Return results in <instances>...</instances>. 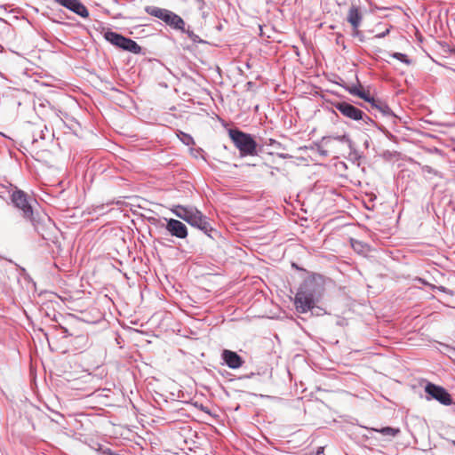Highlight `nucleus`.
Masks as SVG:
<instances>
[{
	"label": "nucleus",
	"instance_id": "f257e3e1",
	"mask_svg": "<svg viewBox=\"0 0 455 455\" xmlns=\"http://www.w3.org/2000/svg\"><path fill=\"white\" fill-rule=\"evenodd\" d=\"M323 286L320 277H307L299 287L294 304L299 313L304 314L313 309L321 298Z\"/></svg>",
	"mask_w": 455,
	"mask_h": 455
},
{
	"label": "nucleus",
	"instance_id": "f03ea898",
	"mask_svg": "<svg viewBox=\"0 0 455 455\" xmlns=\"http://www.w3.org/2000/svg\"><path fill=\"white\" fill-rule=\"evenodd\" d=\"M228 135L241 156L257 155V142L251 134L235 128L228 130Z\"/></svg>",
	"mask_w": 455,
	"mask_h": 455
},
{
	"label": "nucleus",
	"instance_id": "7ed1b4c3",
	"mask_svg": "<svg viewBox=\"0 0 455 455\" xmlns=\"http://www.w3.org/2000/svg\"><path fill=\"white\" fill-rule=\"evenodd\" d=\"M145 12L159 20H163L166 25L171 27L172 29L179 31H185L186 23L184 20L175 12L160 8L154 5H148L145 7Z\"/></svg>",
	"mask_w": 455,
	"mask_h": 455
},
{
	"label": "nucleus",
	"instance_id": "20e7f679",
	"mask_svg": "<svg viewBox=\"0 0 455 455\" xmlns=\"http://www.w3.org/2000/svg\"><path fill=\"white\" fill-rule=\"evenodd\" d=\"M11 201L15 208L21 212L22 217L32 220L33 209L30 204L31 198L24 191L15 188L11 195Z\"/></svg>",
	"mask_w": 455,
	"mask_h": 455
},
{
	"label": "nucleus",
	"instance_id": "39448f33",
	"mask_svg": "<svg viewBox=\"0 0 455 455\" xmlns=\"http://www.w3.org/2000/svg\"><path fill=\"white\" fill-rule=\"evenodd\" d=\"M427 399H435L443 405L452 404V398L449 392L443 387L433 383H427L425 387Z\"/></svg>",
	"mask_w": 455,
	"mask_h": 455
},
{
	"label": "nucleus",
	"instance_id": "423d86ee",
	"mask_svg": "<svg viewBox=\"0 0 455 455\" xmlns=\"http://www.w3.org/2000/svg\"><path fill=\"white\" fill-rule=\"evenodd\" d=\"M334 108L340 112L342 116L354 121H360L361 119L370 120V117L364 114L361 109L347 101H339L334 104Z\"/></svg>",
	"mask_w": 455,
	"mask_h": 455
},
{
	"label": "nucleus",
	"instance_id": "0eeeda50",
	"mask_svg": "<svg viewBox=\"0 0 455 455\" xmlns=\"http://www.w3.org/2000/svg\"><path fill=\"white\" fill-rule=\"evenodd\" d=\"M347 20L348 23H350L352 27V36H357L358 35H360L361 31L359 30V28L362 25L363 13L358 6L352 4L349 7L347 15Z\"/></svg>",
	"mask_w": 455,
	"mask_h": 455
},
{
	"label": "nucleus",
	"instance_id": "6e6552de",
	"mask_svg": "<svg viewBox=\"0 0 455 455\" xmlns=\"http://www.w3.org/2000/svg\"><path fill=\"white\" fill-rule=\"evenodd\" d=\"M164 226L167 232L179 239H185L188 236V228L184 223L175 219H164Z\"/></svg>",
	"mask_w": 455,
	"mask_h": 455
},
{
	"label": "nucleus",
	"instance_id": "1a4fd4ad",
	"mask_svg": "<svg viewBox=\"0 0 455 455\" xmlns=\"http://www.w3.org/2000/svg\"><path fill=\"white\" fill-rule=\"evenodd\" d=\"M189 225L202 230L208 236H212L211 232L213 231V228L211 226L209 219L206 216H204L198 209L195 211V213L192 217V220H190L189 222Z\"/></svg>",
	"mask_w": 455,
	"mask_h": 455
},
{
	"label": "nucleus",
	"instance_id": "9d476101",
	"mask_svg": "<svg viewBox=\"0 0 455 455\" xmlns=\"http://www.w3.org/2000/svg\"><path fill=\"white\" fill-rule=\"evenodd\" d=\"M59 4L64 6L65 8L70 10L76 14L79 15L82 18H87L89 16V12L87 8L80 2V0H54Z\"/></svg>",
	"mask_w": 455,
	"mask_h": 455
},
{
	"label": "nucleus",
	"instance_id": "9b49d317",
	"mask_svg": "<svg viewBox=\"0 0 455 455\" xmlns=\"http://www.w3.org/2000/svg\"><path fill=\"white\" fill-rule=\"evenodd\" d=\"M32 222L35 230L42 236L44 240L50 239V235L52 229L55 228L54 223L52 221L50 218H46L45 220L43 222L36 221L33 217L32 220H29Z\"/></svg>",
	"mask_w": 455,
	"mask_h": 455
},
{
	"label": "nucleus",
	"instance_id": "f8f14e48",
	"mask_svg": "<svg viewBox=\"0 0 455 455\" xmlns=\"http://www.w3.org/2000/svg\"><path fill=\"white\" fill-rule=\"evenodd\" d=\"M368 103L371 104V110L375 111V116L377 113H379L383 116L396 118V116L393 113L388 105L382 100L371 97Z\"/></svg>",
	"mask_w": 455,
	"mask_h": 455
},
{
	"label": "nucleus",
	"instance_id": "ddd939ff",
	"mask_svg": "<svg viewBox=\"0 0 455 455\" xmlns=\"http://www.w3.org/2000/svg\"><path fill=\"white\" fill-rule=\"evenodd\" d=\"M221 359L230 369H238L243 363V358L236 352L228 349L222 351Z\"/></svg>",
	"mask_w": 455,
	"mask_h": 455
},
{
	"label": "nucleus",
	"instance_id": "4468645a",
	"mask_svg": "<svg viewBox=\"0 0 455 455\" xmlns=\"http://www.w3.org/2000/svg\"><path fill=\"white\" fill-rule=\"evenodd\" d=\"M197 209L194 206H184L181 204L173 205L171 209V212L178 218L183 220L187 223L189 224L190 220H192V217L195 213V211Z\"/></svg>",
	"mask_w": 455,
	"mask_h": 455
},
{
	"label": "nucleus",
	"instance_id": "2eb2a0df",
	"mask_svg": "<svg viewBox=\"0 0 455 455\" xmlns=\"http://www.w3.org/2000/svg\"><path fill=\"white\" fill-rule=\"evenodd\" d=\"M104 38L109 42L111 44L122 49L125 50V45L127 43L128 37L124 36L121 34L116 32L108 30L104 33Z\"/></svg>",
	"mask_w": 455,
	"mask_h": 455
},
{
	"label": "nucleus",
	"instance_id": "dca6fc26",
	"mask_svg": "<svg viewBox=\"0 0 455 455\" xmlns=\"http://www.w3.org/2000/svg\"><path fill=\"white\" fill-rule=\"evenodd\" d=\"M372 431L380 433L381 435L388 437H395L400 433V429L392 427H384L381 428H371Z\"/></svg>",
	"mask_w": 455,
	"mask_h": 455
},
{
	"label": "nucleus",
	"instance_id": "f3484780",
	"mask_svg": "<svg viewBox=\"0 0 455 455\" xmlns=\"http://www.w3.org/2000/svg\"><path fill=\"white\" fill-rule=\"evenodd\" d=\"M349 93L352 95L358 96L359 98L363 99L366 102H369L372 96L370 95L369 92H366L355 86H353L348 89Z\"/></svg>",
	"mask_w": 455,
	"mask_h": 455
},
{
	"label": "nucleus",
	"instance_id": "a211bd4d",
	"mask_svg": "<svg viewBox=\"0 0 455 455\" xmlns=\"http://www.w3.org/2000/svg\"><path fill=\"white\" fill-rule=\"evenodd\" d=\"M125 50L127 52H132L134 54H139L141 52V47L132 39L128 38L125 45Z\"/></svg>",
	"mask_w": 455,
	"mask_h": 455
},
{
	"label": "nucleus",
	"instance_id": "6ab92c4d",
	"mask_svg": "<svg viewBox=\"0 0 455 455\" xmlns=\"http://www.w3.org/2000/svg\"><path fill=\"white\" fill-rule=\"evenodd\" d=\"M353 249L358 253H364L368 251V245L358 240H351Z\"/></svg>",
	"mask_w": 455,
	"mask_h": 455
},
{
	"label": "nucleus",
	"instance_id": "aec40b11",
	"mask_svg": "<svg viewBox=\"0 0 455 455\" xmlns=\"http://www.w3.org/2000/svg\"><path fill=\"white\" fill-rule=\"evenodd\" d=\"M179 138L182 141V143H184L187 146L195 144L194 139L192 138L191 135H189L188 133L180 132V133L179 134Z\"/></svg>",
	"mask_w": 455,
	"mask_h": 455
},
{
	"label": "nucleus",
	"instance_id": "412c9836",
	"mask_svg": "<svg viewBox=\"0 0 455 455\" xmlns=\"http://www.w3.org/2000/svg\"><path fill=\"white\" fill-rule=\"evenodd\" d=\"M391 56L407 65H410L411 63V60L404 53L394 52V53H392Z\"/></svg>",
	"mask_w": 455,
	"mask_h": 455
},
{
	"label": "nucleus",
	"instance_id": "4be33fe9",
	"mask_svg": "<svg viewBox=\"0 0 455 455\" xmlns=\"http://www.w3.org/2000/svg\"><path fill=\"white\" fill-rule=\"evenodd\" d=\"M182 33H185L188 35V36L189 37V39L193 42V43H202L203 41L200 39V37L195 34L192 30H190L189 28H185V31H181Z\"/></svg>",
	"mask_w": 455,
	"mask_h": 455
},
{
	"label": "nucleus",
	"instance_id": "5701e85b",
	"mask_svg": "<svg viewBox=\"0 0 455 455\" xmlns=\"http://www.w3.org/2000/svg\"><path fill=\"white\" fill-rule=\"evenodd\" d=\"M335 140H337L338 141L342 142V143H347V144H348L349 147H351V145H352V140L347 134L337 136V137H335Z\"/></svg>",
	"mask_w": 455,
	"mask_h": 455
},
{
	"label": "nucleus",
	"instance_id": "b1692460",
	"mask_svg": "<svg viewBox=\"0 0 455 455\" xmlns=\"http://www.w3.org/2000/svg\"><path fill=\"white\" fill-rule=\"evenodd\" d=\"M269 145L274 147L275 148H280L282 144L273 139H269Z\"/></svg>",
	"mask_w": 455,
	"mask_h": 455
},
{
	"label": "nucleus",
	"instance_id": "393cba45",
	"mask_svg": "<svg viewBox=\"0 0 455 455\" xmlns=\"http://www.w3.org/2000/svg\"><path fill=\"white\" fill-rule=\"evenodd\" d=\"M101 452L103 455H115V451H113L111 449L109 448H105V449H102L101 450Z\"/></svg>",
	"mask_w": 455,
	"mask_h": 455
},
{
	"label": "nucleus",
	"instance_id": "a878e982",
	"mask_svg": "<svg viewBox=\"0 0 455 455\" xmlns=\"http://www.w3.org/2000/svg\"><path fill=\"white\" fill-rule=\"evenodd\" d=\"M388 34H389V29H386L384 32L377 34L375 36V37H377V38H383V37H385Z\"/></svg>",
	"mask_w": 455,
	"mask_h": 455
},
{
	"label": "nucleus",
	"instance_id": "bb28decb",
	"mask_svg": "<svg viewBox=\"0 0 455 455\" xmlns=\"http://www.w3.org/2000/svg\"><path fill=\"white\" fill-rule=\"evenodd\" d=\"M360 121H363L364 124H373V120L370 117V120H367V118L365 119H361Z\"/></svg>",
	"mask_w": 455,
	"mask_h": 455
},
{
	"label": "nucleus",
	"instance_id": "cd10ccee",
	"mask_svg": "<svg viewBox=\"0 0 455 455\" xmlns=\"http://www.w3.org/2000/svg\"><path fill=\"white\" fill-rule=\"evenodd\" d=\"M62 329H63V333H64L65 337L68 336L69 333H68V329H66V328H62Z\"/></svg>",
	"mask_w": 455,
	"mask_h": 455
},
{
	"label": "nucleus",
	"instance_id": "c85d7f7f",
	"mask_svg": "<svg viewBox=\"0 0 455 455\" xmlns=\"http://www.w3.org/2000/svg\"><path fill=\"white\" fill-rule=\"evenodd\" d=\"M356 37H358L360 39L361 42L363 41V34L361 33L360 35H358Z\"/></svg>",
	"mask_w": 455,
	"mask_h": 455
},
{
	"label": "nucleus",
	"instance_id": "c756f323",
	"mask_svg": "<svg viewBox=\"0 0 455 455\" xmlns=\"http://www.w3.org/2000/svg\"><path fill=\"white\" fill-rule=\"evenodd\" d=\"M40 139H42V140H44V131H41V133H40Z\"/></svg>",
	"mask_w": 455,
	"mask_h": 455
},
{
	"label": "nucleus",
	"instance_id": "7c9ffc66",
	"mask_svg": "<svg viewBox=\"0 0 455 455\" xmlns=\"http://www.w3.org/2000/svg\"><path fill=\"white\" fill-rule=\"evenodd\" d=\"M451 53L455 55V48L450 50Z\"/></svg>",
	"mask_w": 455,
	"mask_h": 455
},
{
	"label": "nucleus",
	"instance_id": "2f4dec72",
	"mask_svg": "<svg viewBox=\"0 0 455 455\" xmlns=\"http://www.w3.org/2000/svg\"><path fill=\"white\" fill-rule=\"evenodd\" d=\"M321 154L323 155V156H327V152L326 151H321Z\"/></svg>",
	"mask_w": 455,
	"mask_h": 455
},
{
	"label": "nucleus",
	"instance_id": "473e14b6",
	"mask_svg": "<svg viewBox=\"0 0 455 455\" xmlns=\"http://www.w3.org/2000/svg\"><path fill=\"white\" fill-rule=\"evenodd\" d=\"M115 455H120V453L116 452Z\"/></svg>",
	"mask_w": 455,
	"mask_h": 455
}]
</instances>
